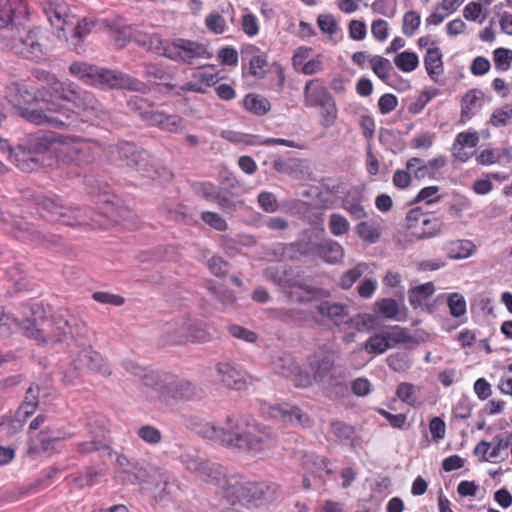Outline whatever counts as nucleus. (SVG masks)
Returning a JSON list of instances; mask_svg holds the SVG:
<instances>
[{
  "label": "nucleus",
  "instance_id": "42",
  "mask_svg": "<svg viewBox=\"0 0 512 512\" xmlns=\"http://www.w3.org/2000/svg\"><path fill=\"white\" fill-rule=\"evenodd\" d=\"M243 104L246 110L256 114L264 115L270 110V102L259 95L248 94L243 100Z\"/></svg>",
  "mask_w": 512,
  "mask_h": 512
},
{
  "label": "nucleus",
  "instance_id": "3",
  "mask_svg": "<svg viewBox=\"0 0 512 512\" xmlns=\"http://www.w3.org/2000/svg\"><path fill=\"white\" fill-rule=\"evenodd\" d=\"M87 327L78 319L60 314L53 318L51 333L46 342H67L69 352L76 357L73 362L77 369L87 368L103 375H110L111 369L103 362L102 356L86 343Z\"/></svg>",
  "mask_w": 512,
  "mask_h": 512
},
{
  "label": "nucleus",
  "instance_id": "29",
  "mask_svg": "<svg viewBox=\"0 0 512 512\" xmlns=\"http://www.w3.org/2000/svg\"><path fill=\"white\" fill-rule=\"evenodd\" d=\"M316 310L321 316L328 318L335 325L346 322L349 315L347 306L337 302H321L316 306Z\"/></svg>",
  "mask_w": 512,
  "mask_h": 512
},
{
  "label": "nucleus",
  "instance_id": "46",
  "mask_svg": "<svg viewBox=\"0 0 512 512\" xmlns=\"http://www.w3.org/2000/svg\"><path fill=\"white\" fill-rule=\"evenodd\" d=\"M320 108L322 109L320 116L321 126L326 129L332 127L338 117V109L334 97L324 102Z\"/></svg>",
  "mask_w": 512,
  "mask_h": 512
},
{
  "label": "nucleus",
  "instance_id": "49",
  "mask_svg": "<svg viewBox=\"0 0 512 512\" xmlns=\"http://www.w3.org/2000/svg\"><path fill=\"white\" fill-rule=\"evenodd\" d=\"M328 228L334 236H342L349 232L350 223L342 214L332 213L329 216Z\"/></svg>",
  "mask_w": 512,
  "mask_h": 512
},
{
  "label": "nucleus",
  "instance_id": "36",
  "mask_svg": "<svg viewBox=\"0 0 512 512\" xmlns=\"http://www.w3.org/2000/svg\"><path fill=\"white\" fill-rule=\"evenodd\" d=\"M305 167V161L297 158L286 160L276 159L273 162V168L278 173L286 174L293 178H300L303 175Z\"/></svg>",
  "mask_w": 512,
  "mask_h": 512
},
{
  "label": "nucleus",
  "instance_id": "39",
  "mask_svg": "<svg viewBox=\"0 0 512 512\" xmlns=\"http://www.w3.org/2000/svg\"><path fill=\"white\" fill-rule=\"evenodd\" d=\"M490 444H492L490 457H488L490 462L497 463L508 458V433L504 435H496Z\"/></svg>",
  "mask_w": 512,
  "mask_h": 512
},
{
  "label": "nucleus",
  "instance_id": "11",
  "mask_svg": "<svg viewBox=\"0 0 512 512\" xmlns=\"http://www.w3.org/2000/svg\"><path fill=\"white\" fill-rule=\"evenodd\" d=\"M119 158L127 166L137 170L148 178H154L158 171L151 163L150 155L144 149L138 148L131 142H120L116 147Z\"/></svg>",
  "mask_w": 512,
  "mask_h": 512
},
{
  "label": "nucleus",
  "instance_id": "12",
  "mask_svg": "<svg viewBox=\"0 0 512 512\" xmlns=\"http://www.w3.org/2000/svg\"><path fill=\"white\" fill-rule=\"evenodd\" d=\"M162 50L166 57L187 64H192L195 59H208L211 56L204 44L184 39H178Z\"/></svg>",
  "mask_w": 512,
  "mask_h": 512
},
{
  "label": "nucleus",
  "instance_id": "43",
  "mask_svg": "<svg viewBox=\"0 0 512 512\" xmlns=\"http://www.w3.org/2000/svg\"><path fill=\"white\" fill-rule=\"evenodd\" d=\"M394 64L402 72L410 73L419 65V57L411 51H403L394 57Z\"/></svg>",
  "mask_w": 512,
  "mask_h": 512
},
{
  "label": "nucleus",
  "instance_id": "28",
  "mask_svg": "<svg viewBox=\"0 0 512 512\" xmlns=\"http://www.w3.org/2000/svg\"><path fill=\"white\" fill-rule=\"evenodd\" d=\"M482 98V92L476 89L469 90L465 93L461 101V124H465L481 108Z\"/></svg>",
  "mask_w": 512,
  "mask_h": 512
},
{
  "label": "nucleus",
  "instance_id": "62",
  "mask_svg": "<svg viewBox=\"0 0 512 512\" xmlns=\"http://www.w3.org/2000/svg\"><path fill=\"white\" fill-rule=\"evenodd\" d=\"M207 29L215 34H222L226 30V21L222 15L217 12L208 14L205 18Z\"/></svg>",
  "mask_w": 512,
  "mask_h": 512
},
{
  "label": "nucleus",
  "instance_id": "18",
  "mask_svg": "<svg viewBox=\"0 0 512 512\" xmlns=\"http://www.w3.org/2000/svg\"><path fill=\"white\" fill-rule=\"evenodd\" d=\"M22 331L27 337L37 341L46 342V336L43 335V329L38 328L36 320L26 319L20 321L13 315L5 313L0 307V333L9 334L12 331Z\"/></svg>",
  "mask_w": 512,
  "mask_h": 512
},
{
  "label": "nucleus",
  "instance_id": "57",
  "mask_svg": "<svg viewBox=\"0 0 512 512\" xmlns=\"http://www.w3.org/2000/svg\"><path fill=\"white\" fill-rule=\"evenodd\" d=\"M450 314L453 317H461L466 313L465 298L459 293H451L447 299Z\"/></svg>",
  "mask_w": 512,
  "mask_h": 512
},
{
  "label": "nucleus",
  "instance_id": "55",
  "mask_svg": "<svg viewBox=\"0 0 512 512\" xmlns=\"http://www.w3.org/2000/svg\"><path fill=\"white\" fill-rule=\"evenodd\" d=\"M493 61L495 69L506 71L512 62V50L506 48H497L493 51Z\"/></svg>",
  "mask_w": 512,
  "mask_h": 512
},
{
  "label": "nucleus",
  "instance_id": "23",
  "mask_svg": "<svg viewBox=\"0 0 512 512\" xmlns=\"http://www.w3.org/2000/svg\"><path fill=\"white\" fill-rule=\"evenodd\" d=\"M18 32H22V34L13 40V49L28 59L38 58L41 55L42 48L36 32L26 30L24 26L20 27Z\"/></svg>",
  "mask_w": 512,
  "mask_h": 512
},
{
  "label": "nucleus",
  "instance_id": "63",
  "mask_svg": "<svg viewBox=\"0 0 512 512\" xmlns=\"http://www.w3.org/2000/svg\"><path fill=\"white\" fill-rule=\"evenodd\" d=\"M420 23V15L415 11H409L403 17L402 32L406 36H412L419 28Z\"/></svg>",
  "mask_w": 512,
  "mask_h": 512
},
{
  "label": "nucleus",
  "instance_id": "60",
  "mask_svg": "<svg viewBox=\"0 0 512 512\" xmlns=\"http://www.w3.org/2000/svg\"><path fill=\"white\" fill-rule=\"evenodd\" d=\"M381 315L387 319H397L399 305L396 300L385 298L376 303Z\"/></svg>",
  "mask_w": 512,
  "mask_h": 512
},
{
  "label": "nucleus",
  "instance_id": "13",
  "mask_svg": "<svg viewBox=\"0 0 512 512\" xmlns=\"http://www.w3.org/2000/svg\"><path fill=\"white\" fill-rule=\"evenodd\" d=\"M165 332L168 335V340L172 343L204 342L207 340L206 331L197 326L188 316H183L168 323Z\"/></svg>",
  "mask_w": 512,
  "mask_h": 512
},
{
  "label": "nucleus",
  "instance_id": "30",
  "mask_svg": "<svg viewBox=\"0 0 512 512\" xmlns=\"http://www.w3.org/2000/svg\"><path fill=\"white\" fill-rule=\"evenodd\" d=\"M424 65L427 74L434 81L438 82L444 72L442 53L440 48H429L424 56Z\"/></svg>",
  "mask_w": 512,
  "mask_h": 512
},
{
  "label": "nucleus",
  "instance_id": "27",
  "mask_svg": "<svg viewBox=\"0 0 512 512\" xmlns=\"http://www.w3.org/2000/svg\"><path fill=\"white\" fill-rule=\"evenodd\" d=\"M45 75L44 80L47 83L51 91V95L55 98L71 102L75 101L80 90L76 89V86L72 83H64L59 81L54 75L49 73H43Z\"/></svg>",
  "mask_w": 512,
  "mask_h": 512
},
{
  "label": "nucleus",
  "instance_id": "40",
  "mask_svg": "<svg viewBox=\"0 0 512 512\" xmlns=\"http://www.w3.org/2000/svg\"><path fill=\"white\" fill-rule=\"evenodd\" d=\"M317 24H318V27L321 30V32L323 34L327 35V37L330 41L337 43L339 38H341V36H339V33H340L339 25H338L337 21L335 20V18L333 17V15H331V14L319 15L317 18Z\"/></svg>",
  "mask_w": 512,
  "mask_h": 512
},
{
  "label": "nucleus",
  "instance_id": "19",
  "mask_svg": "<svg viewBox=\"0 0 512 512\" xmlns=\"http://www.w3.org/2000/svg\"><path fill=\"white\" fill-rule=\"evenodd\" d=\"M6 98L13 106L18 109L19 115L25 120L27 119L22 114L23 110L38 109L41 106L44 107V104L49 102L48 100H43L41 102L36 101L34 106L22 107L24 104H30L32 101L36 100V98L31 92L28 91L25 85L19 83H11L7 87Z\"/></svg>",
  "mask_w": 512,
  "mask_h": 512
},
{
  "label": "nucleus",
  "instance_id": "53",
  "mask_svg": "<svg viewBox=\"0 0 512 512\" xmlns=\"http://www.w3.org/2000/svg\"><path fill=\"white\" fill-rule=\"evenodd\" d=\"M417 391L419 389L415 385L403 382L398 385L396 395L402 402L413 406L417 401Z\"/></svg>",
  "mask_w": 512,
  "mask_h": 512
},
{
  "label": "nucleus",
  "instance_id": "48",
  "mask_svg": "<svg viewBox=\"0 0 512 512\" xmlns=\"http://www.w3.org/2000/svg\"><path fill=\"white\" fill-rule=\"evenodd\" d=\"M370 67L374 74L382 81H387L391 71L393 70L391 62L387 58L379 55H373Z\"/></svg>",
  "mask_w": 512,
  "mask_h": 512
},
{
  "label": "nucleus",
  "instance_id": "14",
  "mask_svg": "<svg viewBox=\"0 0 512 512\" xmlns=\"http://www.w3.org/2000/svg\"><path fill=\"white\" fill-rule=\"evenodd\" d=\"M225 491V497L231 504L236 502H252L262 498L263 490L255 482H250L239 476H229Z\"/></svg>",
  "mask_w": 512,
  "mask_h": 512
},
{
  "label": "nucleus",
  "instance_id": "24",
  "mask_svg": "<svg viewBox=\"0 0 512 512\" xmlns=\"http://www.w3.org/2000/svg\"><path fill=\"white\" fill-rule=\"evenodd\" d=\"M219 381L229 389L243 390L247 387L245 374L233 364L221 362L216 365Z\"/></svg>",
  "mask_w": 512,
  "mask_h": 512
},
{
  "label": "nucleus",
  "instance_id": "17",
  "mask_svg": "<svg viewBox=\"0 0 512 512\" xmlns=\"http://www.w3.org/2000/svg\"><path fill=\"white\" fill-rule=\"evenodd\" d=\"M29 17L26 0H0V29L15 27L20 31Z\"/></svg>",
  "mask_w": 512,
  "mask_h": 512
},
{
  "label": "nucleus",
  "instance_id": "35",
  "mask_svg": "<svg viewBox=\"0 0 512 512\" xmlns=\"http://www.w3.org/2000/svg\"><path fill=\"white\" fill-rule=\"evenodd\" d=\"M355 229L358 237L369 244L376 243L382 233L381 221L378 219L361 221Z\"/></svg>",
  "mask_w": 512,
  "mask_h": 512
},
{
  "label": "nucleus",
  "instance_id": "33",
  "mask_svg": "<svg viewBox=\"0 0 512 512\" xmlns=\"http://www.w3.org/2000/svg\"><path fill=\"white\" fill-rule=\"evenodd\" d=\"M443 222L435 213L427 212L425 218L421 221L420 228L414 232L418 239H426L437 236L442 229Z\"/></svg>",
  "mask_w": 512,
  "mask_h": 512
},
{
  "label": "nucleus",
  "instance_id": "54",
  "mask_svg": "<svg viewBox=\"0 0 512 512\" xmlns=\"http://www.w3.org/2000/svg\"><path fill=\"white\" fill-rule=\"evenodd\" d=\"M367 268L368 266L365 263L357 264L340 278V286L343 289H349L363 275Z\"/></svg>",
  "mask_w": 512,
  "mask_h": 512
},
{
  "label": "nucleus",
  "instance_id": "6",
  "mask_svg": "<svg viewBox=\"0 0 512 512\" xmlns=\"http://www.w3.org/2000/svg\"><path fill=\"white\" fill-rule=\"evenodd\" d=\"M39 209L44 218L51 222H59L67 226H90L92 228H102L106 226L107 219L100 215L93 213V215H87L86 211H83L79 207H66L59 201L44 197L39 202Z\"/></svg>",
  "mask_w": 512,
  "mask_h": 512
},
{
  "label": "nucleus",
  "instance_id": "51",
  "mask_svg": "<svg viewBox=\"0 0 512 512\" xmlns=\"http://www.w3.org/2000/svg\"><path fill=\"white\" fill-rule=\"evenodd\" d=\"M463 17L468 21L483 23L487 18V11L478 2H469L463 9Z\"/></svg>",
  "mask_w": 512,
  "mask_h": 512
},
{
  "label": "nucleus",
  "instance_id": "26",
  "mask_svg": "<svg viewBox=\"0 0 512 512\" xmlns=\"http://www.w3.org/2000/svg\"><path fill=\"white\" fill-rule=\"evenodd\" d=\"M311 236L312 233L310 230H304L296 242L283 247V254L291 259L297 257L298 254L317 256V245H319V243L312 242Z\"/></svg>",
  "mask_w": 512,
  "mask_h": 512
},
{
  "label": "nucleus",
  "instance_id": "41",
  "mask_svg": "<svg viewBox=\"0 0 512 512\" xmlns=\"http://www.w3.org/2000/svg\"><path fill=\"white\" fill-rule=\"evenodd\" d=\"M435 292V287L432 282H427L412 288L409 291V303L417 308Z\"/></svg>",
  "mask_w": 512,
  "mask_h": 512
},
{
  "label": "nucleus",
  "instance_id": "52",
  "mask_svg": "<svg viewBox=\"0 0 512 512\" xmlns=\"http://www.w3.org/2000/svg\"><path fill=\"white\" fill-rule=\"evenodd\" d=\"M268 71L266 56L261 54L253 55L249 60V74L256 78H263Z\"/></svg>",
  "mask_w": 512,
  "mask_h": 512
},
{
  "label": "nucleus",
  "instance_id": "31",
  "mask_svg": "<svg viewBox=\"0 0 512 512\" xmlns=\"http://www.w3.org/2000/svg\"><path fill=\"white\" fill-rule=\"evenodd\" d=\"M94 26L95 22L87 18H84L77 23L71 38L67 39L69 46L73 51H75L78 54L84 52L85 49L83 41L87 37V35L90 34Z\"/></svg>",
  "mask_w": 512,
  "mask_h": 512
},
{
  "label": "nucleus",
  "instance_id": "64",
  "mask_svg": "<svg viewBox=\"0 0 512 512\" xmlns=\"http://www.w3.org/2000/svg\"><path fill=\"white\" fill-rule=\"evenodd\" d=\"M259 206L267 213H274L278 211L279 205L276 196L268 191H262L257 196Z\"/></svg>",
  "mask_w": 512,
  "mask_h": 512
},
{
  "label": "nucleus",
  "instance_id": "2",
  "mask_svg": "<svg viewBox=\"0 0 512 512\" xmlns=\"http://www.w3.org/2000/svg\"><path fill=\"white\" fill-rule=\"evenodd\" d=\"M75 110L56 102H47L44 107L23 110L28 122L54 128L78 129L82 123L99 124L109 119L108 110L88 91H80L73 102Z\"/></svg>",
  "mask_w": 512,
  "mask_h": 512
},
{
  "label": "nucleus",
  "instance_id": "10",
  "mask_svg": "<svg viewBox=\"0 0 512 512\" xmlns=\"http://www.w3.org/2000/svg\"><path fill=\"white\" fill-rule=\"evenodd\" d=\"M119 158L127 166L137 170L148 178H154L158 171L151 163L150 155L144 149L138 148L131 142H120L116 147Z\"/></svg>",
  "mask_w": 512,
  "mask_h": 512
},
{
  "label": "nucleus",
  "instance_id": "32",
  "mask_svg": "<svg viewBox=\"0 0 512 512\" xmlns=\"http://www.w3.org/2000/svg\"><path fill=\"white\" fill-rule=\"evenodd\" d=\"M317 256L323 261L336 264L344 257V248L336 241L327 239L317 245Z\"/></svg>",
  "mask_w": 512,
  "mask_h": 512
},
{
  "label": "nucleus",
  "instance_id": "1",
  "mask_svg": "<svg viewBox=\"0 0 512 512\" xmlns=\"http://www.w3.org/2000/svg\"><path fill=\"white\" fill-rule=\"evenodd\" d=\"M199 433L226 448L252 457L264 455L276 445V435L270 427L242 415L227 416L222 426L205 423Z\"/></svg>",
  "mask_w": 512,
  "mask_h": 512
},
{
  "label": "nucleus",
  "instance_id": "50",
  "mask_svg": "<svg viewBox=\"0 0 512 512\" xmlns=\"http://www.w3.org/2000/svg\"><path fill=\"white\" fill-rule=\"evenodd\" d=\"M512 120V103L497 108L490 116L489 123L492 126L500 127L507 125Z\"/></svg>",
  "mask_w": 512,
  "mask_h": 512
},
{
  "label": "nucleus",
  "instance_id": "25",
  "mask_svg": "<svg viewBox=\"0 0 512 512\" xmlns=\"http://www.w3.org/2000/svg\"><path fill=\"white\" fill-rule=\"evenodd\" d=\"M304 105L306 107H320L333 96L322 80L315 78L306 82L304 86Z\"/></svg>",
  "mask_w": 512,
  "mask_h": 512
},
{
  "label": "nucleus",
  "instance_id": "21",
  "mask_svg": "<svg viewBox=\"0 0 512 512\" xmlns=\"http://www.w3.org/2000/svg\"><path fill=\"white\" fill-rule=\"evenodd\" d=\"M478 142L479 134L477 131L468 130L458 133L451 147L453 157L460 162L468 161L473 155V151L469 149H474Z\"/></svg>",
  "mask_w": 512,
  "mask_h": 512
},
{
  "label": "nucleus",
  "instance_id": "59",
  "mask_svg": "<svg viewBox=\"0 0 512 512\" xmlns=\"http://www.w3.org/2000/svg\"><path fill=\"white\" fill-rule=\"evenodd\" d=\"M137 435L144 442L151 445L158 444L162 440V434L160 430L151 425L141 426L137 431Z\"/></svg>",
  "mask_w": 512,
  "mask_h": 512
},
{
  "label": "nucleus",
  "instance_id": "7",
  "mask_svg": "<svg viewBox=\"0 0 512 512\" xmlns=\"http://www.w3.org/2000/svg\"><path fill=\"white\" fill-rule=\"evenodd\" d=\"M180 461L187 471L193 473L200 480L222 489L226 487L229 476L221 464L191 453L181 455Z\"/></svg>",
  "mask_w": 512,
  "mask_h": 512
},
{
  "label": "nucleus",
  "instance_id": "44",
  "mask_svg": "<svg viewBox=\"0 0 512 512\" xmlns=\"http://www.w3.org/2000/svg\"><path fill=\"white\" fill-rule=\"evenodd\" d=\"M57 438H52L46 432H40L36 439H31L29 445L30 454H40L55 449Z\"/></svg>",
  "mask_w": 512,
  "mask_h": 512
},
{
  "label": "nucleus",
  "instance_id": "22",
  "mask_svg": "<svg viewBox=\"0 0 512 512\" xmlns=\"http://www.w3.org/2000/svg\"><path fill=\"white\" fill-rule=\"evenodd\" d=\"M365 195L361 188L352 187L341 200V207L354 220H361L368 216V212L364 206Z\"/></svg>",
  "mask_w": 512,
  "mask_h": 512
},
{
  "label": "nucleus",
  "instance_id": "47",
  "mask_svg": "<svg viewBox=\"0 0 512 512\" xmlns=\"http://www.w3.org/2000/svg\"><path fill=\"white\" fill-rule=\"evenodd\" d=\"M388 343L392 345V347L396 344L407 343L412 340L409 331L406 328L400 326H388L383 329Z\"/></svg>",
  "mask_w": 512,
  "mask_h": 512
},
{
  "label": "nucleus",
  "instance_id": "5",
  "mask_svg": "<svg viewBox=\"0 0 512 512\" xmlns=\"http://www.w3.org/2000/svg\"><path fill=\"white\" fill-rule=\"evenodd\" d=\"M69 71L72 75L88 85H107L110 88H124L143 91L146 85L128 74L116 70L101 68L85 62H74Z\"/></svg>",
  "mask_w": 512,
  "mask_h": 512
},
{
  "label": "nucleus",
  "instance_id": "9",
  "mask_svg": "<svg viewBox=\"0 0 512 512\" xmlns=\"http://www.w3.org/2000/svg\"><path fill=\"white\" fill-rule=\"evenodd\" d=\"M50 141L42 136L30 138L27 144H20L13 152L11 162L20 170L31 172L39 168L42 161V153L50 146Z\"/></svg>",
  "mask_w": 512,
  "mask_h": 512
},
{
  "label": "nucleus",
  "instance_id": "15",
  "mask_svg": "<svg viewBox=\"0 0 512 512\" xmlns=\"http://www.w3.org/2000/svg\"><path fill=\"white\" fill-rule=\"evenodd\" d=\"M271 367L274 373L291 380L295 386H311L310 374L302 371L295 358L288 353L276 356L271 362Z\"/></svg>",
  "mask_w": 512,
  "mask_h": 512
},
{
  "label": "nucleus",
  "instance_id": "38",
  "mask_svg": "<svg viewBox=\"0 0 512 512\" xmlns=\"http://www.w3.org/2000/svg\"><path fill=\"white\" fill-rule=\"evenodd\" d=\"M364 350L368 354L380 355L385 353L392 345L388 343L383 329L380 332L371 335L363 345Z\"/></svg>",
  "mask_w": 512,
  "mask_h": 512
},
{
  "label": "nucleus",
  "instance_id": "45",
  "mask_svg": "<svg viewBox=\"0 0 512 512\" xmlns=\"http://www.w3.org/2000/svg\"><path fill=\"white\" fill-rule=\"evenodd\" d=\"M169 393L174 398L191 399L195 395V386L186 380L172 382L168 387Z\"/></svg>",
  "mask_w": 512,
  "mask_h": 512
},
{
  "label": "nucleus",
  "instance_id": "20",
  "mask_svg": "<svg viewBox=\"0 0 512 512\" xmlns=\"http://www.w3.org/2000/svg\"><path fill=\"white\" fill-rule=\"evenodd\" d=\"M270 416L302 427H310L312 425V420L305 412H303L299 407L288 403L272 406L270 408Z\"/></svg>",
  "mask_w": 512,
  "mask_h": 512
},
{
  "label": "nucleus",
  "instance_id": "37",
  "mask_svg": "<svg viewBox=\"0 0 512 512\" xmlns=\"http://www.w3.org/2000/svg\"><path fill=\"white\" fill-rule=\"evenodd\" d=\"M303 466L308 472L319 479L330 473L327 460L319 455L306 454L303 458Z\"/></svg>",
  "mask_w": 512,
  "mask_h": 512
},
{
  "label": "nucleus",
  "instance_id": "16",
  "mask_svg": "<svg viewBox=\"0 0 512 512\" xmlns=\"http://www.w3.org/2000/svg\"><path fill=\"white\" fill-rule=\"evenodd\" d=\"M43 12L51 26L56 29L57 37L66 38V27L74 24V16L68 4L64 0H48L43 3Z\"/></svg>",
  "mask_w": 512,
  "mask_h": 512
},
{
  "label": "nucleus",
  "instance_id": "34",
  "mask_svg": "<svg viewBox=\"0 0 512 512\" xmlns=\"http://www.w3.org/2000/svg\"><path fill=\"white\" fill-rule=\"evenodd\" d=\"M444 250L450 259L460 260L470 257L476 251V246L470 240H453L445 244Z\"/></svg>",
  "mask_w": 512,
  "mask_h": 512
},
{
  "label": "nucleus",
  "instance_id": "61",
  "mask_svg": "<svg viewBox=\"0 0 512 512\" xmlns=\"http://www.w3.org/2000/svg\"><path fill=\"white\" fill-rule=\"evenodd\" d=\"M427 212H424L421 207H415L408 211L406 215L407 229L414 236V232L420 228L421 221L425 218Z\"/></svg>",
  "mask_w": 512,
  "mask_h": 512
},
{
  "label": "nucleus",
  "instance_id": "4",
  "mask_svg": "<svg viewBox=\"0 0 512 512\" xmlns=\"http://www.w3.org/2000/svg\"><path fill=\"white\" fill-rule=\"evenodd\" d=\"M110 148L99 140L66 137L59 141L57 159L63 165L84 168L110 151Z\"/></svg>",
  "mask_w": 512,
  "mask_h": 512
},
{
  "label": "nucleus",
  "instance_id": "58",
  "mask_svg": "<svg viewBox=\"0 0 512 512\" xmlns=\"http://www.w3.org/2000/svg\"><path fill=\"white\" fill-rule=\"evenodd\" d=\"M193 79L198 80L206 91L208 87L215 85L220 78L213 68H203L193 73Z\"/></svg>",
  "mask_w": 512,
  "mask_h": 512
},
{
  "label": "nucleus",
  "instance_id": "56",
  "mask_svg": "<svg viewBox=\"0 0 512 512\" xmlns=\"http://www.w3.org/2000/svg\"><path fill=\"white\" fill-rule=\"evenodd\" d=\"M406 168L416 179L431 178L427 164L423 159L413 157L406 162Z\"/></svg>",
  "mask_w": 512,
  "mask_h": 512
},
{
  "label": "nucleus",
  "instance_id": "8",
  "mask_svg": "<svg viewBox=\"0 0 512 512\" xmlns=\"http://www.w3.org/2000/svg\"><path fill=\"white\" fill-rule=\"evenodd\" d=\"M308 367L312 373V376H310L311 382L314 380L326 387L339 386L342 384L341 379L333 373L334 352L331 349L325 347L317 349L308 357Z\"/></svg>",
  "mask_w": 512,
  "mask_h": 512
}]
</instances>
